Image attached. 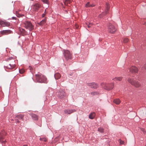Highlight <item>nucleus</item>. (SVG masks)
I'll list each match as a JSON object with an SVG mask.
<instances>
[{
    "label": "nucleus",
    "mask_w": 146,
    "mask_h": 146,
    "mask_svg": "<svg viewBox=\"0 0 146 146\" xmlns=\"http://www.w3.org/2000/svg\"><path fill=\"white\" fill-rule=\"evenodd\" d=\"M141 130L143 132V133H145V129H141Z\"/></svg>",
    "instance_id": "obj_35"
},
{
    "label": "nucleus",
    "mask_w": 146,
    "mask_h": 146,
    "mask_svg": "<svg viewBox=\"0 0 146 146\" xmlns=\"http://www.w3.org/2000/svg\"><path fill=\"white\" fill-rule=\"evenodd\" d=\"M16 117L17 118H18L19 119H23V116L22 115H17Z\"/></svg>",
    "instance_id": "obj_22"
},
{
    "label": "nucleus",
    "mask_w": 146,
    "mask_h": 146,
    "mask_svg": "<svg viewBox=\"0 0 146 146\" xmlns=\"http://www.w3.org/2000/svg\"><path fill=\"white\" fill-rule=\"evenodd\" d=\"M57 93L58 97L60 98H64L66 96L65 92L63 90L58 91Z\"/></svg>",
    "instance_id": "obj_8"
},
{
    "label": "nucleus",
    "mask_w": 146,
    "mask_h": 146,
    "mask_svg": "<svg viewBox=\"0 0 146 146\" xmlns=\"http://www.w3.org/2000/svg\"><path fill=\"white\" fill-rule=\"evenodd\" d=\"M129 41V39L127 38H125L124 39L123 41L125 43Z\"/></svg>",
    "instance_id": "obj_29"
},
{
    "label": "nucleus",
    "mask_w": 146,
    "mask_h": 146,
    "mask_svg": "<svg viewBox=\"0 0 146 146\" xmlns=\"http://www.w3.org/2000/svg\"><path fill=\"white\" fill-rule=\"evenodd\" d=\"M98 93L97 92H92L91 93V94L92 96L98 94Z\"/></svg>",
    "instance_id": "obj_25"
},
{
    "label": "nucleus",
    "mask_w": 146,
    "mask_h": 146,
    "mask_svg": "<svg viewBox=\"0 0 146 146\" xmlns=\"http://www.w3.org/2000/svg\"><path fill=\"white\" fill-rule=\"evenodd\" d=\"M29 68L30 70H31V72H33L32 71H31V70H32L33 69V68L30 66L29 67Z\"/></svg>",
    "instance_id": "obj_36"
},
{
    "label": "nucleus",
    "mask_w": 146,
    "mask_h": 146,
    "mask_svg": "<svg viewBox=\"0 0 146 146\" xmlns=\"http://www.w3.org/2000/svg\"><path fill=\"white\" fill-rule=\"evenodd\" d=\"M16 120H17V123H19V121L18 120V119H16Z\"/></svg>",
    "instance_id": "obj_40"
},
{
    "label": "nucleus",
    "mask_w": 146,
    "mask_h": 146,
    "mask_svg": "<svg viewBox=\"0 0 146 146\" xmlns=\"http://www.w3.org/2000/svg\"><path fill=\"white\" fill-rule=\"evenodd\" d=\"M129 72L132 73H137L138 70V68L135 66H132L129 69Z\"/></svg>",
    "instance_id": "obj_10"
},
{
    "label": "nucleus",
    "mask_w": 146,
    "mask_h": 146,
    "mask_svg": "<svg viewBox=\"0 0 146 146\" xmlns=\"http://www.w3.org/2000/svg\"><path fill=\"white\" fill-rule=\"evenodd\" d=\"M124 142L121 140H119V143L120 144H124Z\"/></svg>",
    "instance_id": "obj_32"
},
{
    "label": "nucleus",
    "mask_w": 146,
    "mask_h": 146,
    "mask_svg": "<svg viewBox=\"0 0 146 146\" xmlns=\"http://www.w3.org/2000/svg\"><path fill=\"white\" fill-rule=\"evenodd\" d=\"M5 134V133L3 131L0 133V142L2 143L3 145L6 142L5 140L3 139V136Z\"/></svg>",
    "instance_id": "obj_9"
},
{
    "label": "nucleus",
    "mask_w": 146,
    "mask_h": 146,
    "mask_svg": "<svg viewBox=\"0 0 146 146\" xmlns=\"http://www.w3.org/2000/svg\"><path fill=\"white\" fill-rule=\"evenodd\" d=\"M45 16V14H42V16L43 17H44Z\"/></svg>",
    "instance_id": "obj_41"
},
{
    "label": "nucleus",
    "mask_w": 146,
    "mask_h": 146,
    "mask_svg": "<svg viewBox=\"0 0 146 146\" xmlns=\"http://www.w3.org/2000/svg\"><path fill=\"white\" fill-rule=\"evenodd\" d=\"M40 139L44 141H47V139L45 138H40Z\"/></svg>",
    "instance_id": "obj_31"
},
{
    "label": "nucleus",
    "mask_w": 146,
    "mask_h": 146,
    "mask_svg": "<svg viewBox=\"0 0 146 146\" xmlns=\"http://www.w3.org/2000/svg\"><path fill=\"white\" fill-rule=\"evenodd\" d=\"M54 77L56 79H58L60 78L61 75L59 73H57L55 74Z\"/></svg>",
    "instance_id": "obj_20"
},
{
    "label": "nucleus",
    "mask_w": 146,
    "mask_h": 146,
    "mask_svg": "<svg viewBox=\"0 0 146 146\" xmlns=\"http://www.w3.org/2000/svg\"><path fill=\"white\" fill-rule=\"evenodd\" d=\"M90 3L89 2H88L87 3L86 5V7H90Z\"/></svg>",
    "instance_id": "obj_30"
},
{
    "label": "nucleus",
    "mask_w": 146,
    "mask_h": 146,
    "mask_svg": "<svg viewBox=\"0 0 146 146\" xmlns=\"http://www.w3.org/2000/svg\"><path fill=\"white\" fill-rule=\"evenodd\" d=\"M25 27L26 29H28L29 31H31L33 29V26L30 22L26 21L24 23Z\"/></svg>",
    "instance_id": "obj_7"
},
{
    "label": "nucleus",
    "mask_w": 146,
    "mask_h": 146,
    "mask_svg": "<svg viewBox=\"0 0 146 146\" xmlns=\"http://www.w3.org/2000/svg\"><path fill=\"white\" fill-rule=\"evenodd\" d=\"M88 86L91 87L92 88L94 89H97L98 87V86L97 84L95 83H90L88 84Z\"/></svg>",
    "instance_id": "obj_12"
},
{
    "label": "nucleus",
    "mask_w": 146,
    "mask_h": 146,
    "mask_svg": "<svg viewBox=\"0 0 146 146\" xmlns=\"http://www.w3.org/2000/svg\"><path fill=\"white\" fill-rule=\"evenodd\" d=\"M75 111V110H65L64 111V112L65 114H70L71 113Z\"/></svg>",
    "instance_id": "obj_13"
},
{
    "label": "nucleus",
    "mask_w": 146,
    "mask_h": 146,
    "mask_svg": "<svg viewBox=\"0 0 146 146\" xmlns=\"http://www.w3.org/2000/svg\"><path fill=\"white\" fill-rule=\"evenodd\" d=\"M32 117L33 118V119L34 120H36V115L35 114H33L32 115Z\"/></svg>",
    "instance_id": "obj_27"
},
{
    "label": "nucleus",
    "mask_w": 146,
    "mask_h": 146,
    "mask_svg": "<svg viewBox=\"0 0 146 146\" xmlns=\"http://www.w3.org/2000/svg\"><path fill=\"white\" fill-rule=\"evenodd\" d=\"M123 79V77L122 76L116 77L113 79L114 81H120L122 80Z\"/></svg>",
    "instance_id": "obj_15"
},
{
    "label": "nucleus",
    "mask_w": 146,
    "mask_h": 146,
    "mask_svg": "<svg viewBox=\"0 0 146 146\" xmlns=\"http://www.w3.org/2000/svg\"><path fill=\"white\" fill-rule=\"evenodd\" d=\"M113 102L116 104H119L121 103V101L119 99H115L113 100Z\"/></svg>",
    "instance_id": "obj_18"
},
{
    "label": "nucleus",
    "mask_w": 146,
    "mask_h": 146,
    "mask_svg": "<svg viewBox=\"0 0 146 146\" xmlns=\"http://www.w3.org/2000/svg\"><path fill=\"white\" fill-rule=\"evenodd\" d=\"M19 72L20 74H22L25 72V70L23 69H21L19 70Z\"/></svg>",
    "instance_id": "obj_28"
},
{
    "label": "nucleus",
    "mask_w": 146,
    "mask_h": 146,
    "mask_svg": "<svg viewBox=\"0 0 146 146\" xmlns=\"http://www.w3.org/2000/svg\"><path fill=\"white\" fill-rule=\"evenodd\" d=\"M143 68H144L145 69H146V64H145Z\"/></svg>",
    "instance_id": "obj_37"
},
{
    "label": "nucleus",
    "mask_w": 146,
    "mask_h": 146,
    "mask_svg": "<svg viewBox=\"0 0 146 146\" xmlns=\"http://www.w3.org/2000/svg\"><path fill=\"white\" fill-rule=\"evenodd\" d=\"M37 82L47 83V79L45 76L42 74H37Z\"/></svg>",
    "instance_id": "obj_2"
},
{
    "label": "nucleus",
    "mask_w": 146,
    "mask_h": 146,
    "mask_svg": "<svg viewBox=\"0 0 146 146\" xmlns=\"http://www.w3.org/2000/svg\"><path fill=\"white\" fill-rule=\"evenodd\" d=\"M86 24L88 28H90L91 27V26L93 24L92 23H86Z\"/></svg>",
    "instance_id": "obj_24"
},
{
    "label": "nucleus",
    "mask_w": 146,
    "mask_h": 146,
    "mask_svg": "<svg viewBox=\"0 0 146 146\" xmlns=\"http://www.w3.org/2000/svg\"><path fill=\"white\" fill-rule=\"evenodd\" d=\"M64 56L66 60L71 59L72 58V54L67 50H64Z\"/></svg>",
    "instance_id": "obj_5"
},
{
    "label": "nucleus",
    "mask_w": 146,
    "mask_h": 146,
    "mask_svg": "<svg viewBox=\"0 0 146 146\" xmlns=\"http://www.w3.org/2000/svg\"><path fill=\"white\" fill-rule=\"evenodd\" d=\"M45 22V20H42L41 21V22H40V25H42L43 23H44Z\"/></svg>",
    "instance_id": "obj_33"
},
{
    "label": "nucleus",
    "mask_w": 146,
    "mask_h": 146,
    "mask_svg": "<svg viewBox=\"0 0 146 146\" xmlns=\"http://www.w3.org/2000/svg\"><path fill=\"white\" fill-rule=\"evenodd\" d=\"M71 3V1L70 0H66L64 2V3L65 5H68V4H70Z\"/></svg>",
    "instance_id": "obj_21"
},
{
    "label": "nucleus",
    "mask_w": 146,
    "mask_h": 146,
    "mask_svg": "<svg viewBox=\"0 0 146 146\" xmlns=\"http://www.w3.org/2000/svg\"><path fill=\"white\" fill-rule=\"evenodd\" d=\"M128 81L132 85L136 88H139L141 86V84L138 81L134 80L133 79L129 78Z\"/></svg>",
    "instance_id": "obj_4"
},
{
    "label": "nucleus",
    "mask_w": 146,
    "mask_h": 146,
    "mask_svg": "<svg viewBox=\"0 0 146 146\" xmlns=\"http://www.w3.org/2000/svg\"><path fill=\"white\" fill-rule=\"evenodd\" d=\"M41 5H40V4H39L38 3H37V8H39V7H40L41 6Z\"/></svg>",
    "instance_id": "obj_34"
},
{
    "label": "nucleus",
    "mask_w": 146,
    "mask_h": 146,
    "mask_svg": "<svg viewBox=\"0 0 146 146\" xmlns=\"http://www.w3.org/2000/svg\"><path fill=\"white\" fill-rule=\"evenodd\" d=\"M116 30L115 26L111 23H109L108 26V32L111 34H114Z\"/></svg>",
    "instance_id": "obj_6"
},
{
    "label": "nucleus",
    "mask_w": 146,
    "mask_h": 146,
    "mask_svg": "<svg viewBox=\"0 0 146 146\" xmlns=\"http://www.w3.org/2000/svg\"><path fill=\"white\" fill-rule=\"evenodd\" d=\"M12 18L13 19H15L16 17H13Z\"/></svg>",
    "instance_id": "obj_39"
},
{
    "label": "nucleus",
    "mask_w": 146,
    "mask_h": 146,
    "mask_svg": "<svg viewBox=\"0 0 146 146\" xmlns=\"http://www.w3.org/2000/svg\"><path fill=\"white\" fill-rule=\"evenodd\" d=\"M8 61L9 62L5 66L6 68L10 70H12L16 66L15 60L13 59L9 58L8 60Z\"/></svg>",
    "instance_id": "obj_1"
},
{
    "label": "nucleus",
    "mask_w": 146,
    "mask_h": 146,
    "mask_svg": "<svg viewBox=\"0 0 146 146\" xmlns=\"http://www.w3.org/2000/svg\"><path fill=\"white\" fill-rule=\"evenodd\" d=\"M41 1L44 3L48 4L49 2L48 0H41Z\"/></svg>",
    "instance_id": "obj_26"
},
{
    "label": "nucleus",
    "mask_w": 146,
    "mask_h": 146,
    "mask_svg": "<svg viewBox=\"0 0 146 146\" xmlns=\"http://www.w3.org/2000/svg\"><path fill=\"white\" fill-rule=\"evenodd\" d=\"M106 10L105 12H104L102 14L103 15H105L107 13V12L110 9V6L109 3H106Z\"/></svg>",
    "instance_id": "obj_16"
},
{
    "label": "nucleus",
    "mask_w": 146,
    "mask_h": 146,
    "mask_svg": "<svg viewBox=\"0 0 146 146\" xmlns=\"http://www.w3.org/2000/svg\"><path fill=\"white\" fill-rule=\"evenodd\" d=\"M0 25L3 27H9L10 25V23L8 22L3 21L0 19Z\"/></svg>",
    "instance_id": "obj_11"
},
{
    "label": "nucleus",
    "mask_w": 146,
    "mask_h": 146,
    "mask_svg": "<svg viewBox=\"0 0 146 146\" xmlns=\"http://www.w3.org/2000/svg\"><path fill=\"white\" fill-rule=\"evenodd\" d=\"M19 30L21 33L23 35H24L27 34V32L25 29L22 28H20Z\"/></svg>",
    "instance_id": "obj_17"
},
{
    "label": "nucleus",
    "mask_w": 146,
    "mask_h": 146,
    "mask_svg": "<svg viewBox=\"0 0 146 146\" xmlns=\"http://www.w3.org/2000/svg\"><path fill=\"white\" fill-rule=\"evenodd\" d=\"M94 5L93 4H92V5H90V7H93L94 6Z\"/></svg>",
    "instance_id": "obj_38"
},
{
    "label": "nucleus",
    "mask_w": 146,
    "mask_h": 146,
    "mask_svg": "<svg viewBox=\"0 0 146 146\" xmlns=\"http://www.w3.org/2000/svg\"><path fill=\"white\" fill-rule=\"evenodd\" d=\"M114 83L107 84L105 83L102 82L101 84V85L102 87L108 90H110L112 89L114 87Z\"/></svg>",
    "instance_id": "obj_3"
},
{
    "label": "nucleus",
    "mask_w": 146,
    "mask_h": 146,
    "mask_svg": "<svg viewBox=\"0 0 146 146\" xmlns=\"http://www.w3.org/2000/svg\"><path fill=\"white\" fill-rule=\"evenodd\" d=\"M1 33L2 35H7L11 33V31L10 30H5L1 31Z\"/></svg>",
    "instance_id": "obj_14"
},
{
    "label": "nucleus",
    "mask_w": 146,
    "mask_h": 146,
    "mask_svg": "<svg viewBox=\"0 0 146 146\" xmlns=\"http://www.w3.org/2000/svg\"><path fill=\"white\" fill-rule=\"evenodd\" d=\"M98 131L102 133H103L104 132V129L102 127L99 128L98 129Z\"/></svg>",
    "instance_id": "obj_23"
},
{
    "label": "nucleus",
    "mask_w": 146,
    "mask_h": 146,
    "mask_svg": "<svg viewBox=\"0 0 146 146\" xmlns=\"http://www.w3.org/2000/svg\"><path fill=\"white\" fill-rule=\"evenodd\" d=\"M95 116V113L94 112H93L90 113L89 115V118L91 119H93L94 118Z\"/></svg>",
    "instance_id": "obj_19"
}]
</instances>
